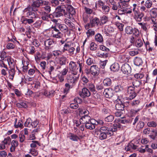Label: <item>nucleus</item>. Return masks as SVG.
<instances>
[{
	"label": "nucleus",
	"instance_id": "obj_1",
	"mask_svg": "<svg viewBox=\"0 0 157 157\" xmlns=\"http://www.w3.org/2000/svg\"><path fill=\"white\" fill-rule=\"evenodd\" d=\"M33 2L30 6L25 8V13L27 16L33 18H36L37 14L36 12L37 11V9L40 6L39 0H29Z\"/></svg>",
	"mask_w": 157,
	"mask_h": 157
},
{
	"label": "nucleus",
	"instance_id": "obj_2",
	"mask_svg": "<svg viewBox=\"0 0 157 157\" xmlns=\"http://www.w3.org/2000/svg\"><path fill=\"white\" fill-rule=\"evenodd\" d=\"M66 8L67 11L63 15L66 18L71 19L75 13V9L70 5H67Z\"/></svg>",
	"mask_w": 157,
	"mask_h": 157
},
{
	"label": "nucleus",
	"instance_id": "obj_3",
	"mask_svg": "<svg viewBox=\"0 0 157 157\" xmlns=\"http://www.w3.org/2000/svg\"><path fill=\"white\" fill-rule=\"evenodd\" d=\"M121 127V125L119 123H114L110 127L108 126L109 134L110 136L113 135V132L116 131L117 129H120Z\"/></svg>",
	"mask_w": 157,
	"mask_h": 157
},
{
	"label": "nucleus",
	"instance_id": "obj_4",
	"mask_svg": "<svg viewBox=\"0 0 157 157\" xmlns=\"http://www.w3.org/2000/svg\"><path fill=\"white\" fill-rule=\"evenodd\" d=\"M51 29L52 34V35L53 37L57 38H60L63 36L62 33H61L59 30L56 28V26L54 25V26H52Z\"/></svg>",
	"mask_w": 157,
	"mask_h": 157
},
{
	"label": "nucleus",
	"instance_id": "obj_5",
	"mask_svg": "<svg viewBox=\"0 0 157 157\" xmlns=\"http://www.w3.org/2000/svg\"><path fill=\"white\" fill-rule=\"evenodd\" d=\"M69 67L71 73L75 75L77 74L78 67L76 65L75 62L71 61L69 64Z\"/></svg>",
	"mask_w": 157,
	"mask_h": 157
},
{
	"label": "nucleus",
	"instance_id": "obj_6",
	"mask_svg": "<svg viewBox=\"0 0 157 157\" xmlns=\"http://www.w3.org/2000/svg\"><path fill=\"white\" fill-rule=\"evenodd\" d=\"M109 6L113 10H117L119 7H121L120 2H117L114 0H109Z\"/></svg>",
	"mask_w": 157,
	"mask_h": 157
},
{
	"label": "nucleus",
	"instance_id": "obj_7",
	"mask_svg": "<svg viewBox=\"0 0 157 157\" xmlns=\"http://www.w3.org/2000/svg\"><path fill=\"white\" fill-rule=\"evenodd\" d=\"M79 95L83 98H85L87 97H89L91 94L90 93L88 90L86 88L84 87L82 89V91L79 92Z\"/></svg>",
	"mask_w": 157,
	"mask_h": 157
},
{
	"label": "nucleus",
	"instance_id": "obj_8",
	"mask_svg": "<svg viewBox=\"0 0 157 157\" xmlns=\"http://www.w3.org/2000/svg\"><path fill=\"white\" fill-rule=\"evenodd\" d=\"M121 70L123 73L126 75L129 74L131 71V67L127 63L124 64L121 67Z\"/></svg>",
	"mask_w": 157,
	"mask_h": 157
},
{
	"label": "nucleus",
	"instance_id": "obj_9",
	"mask_svg": "<svg viewBox=\"0 0 157 157\" xmlns=\"http://www.w3.org/2000/svg\"><path fill=\"white\" fill-rule=\"evenodd\" d=\"M78 79V77L70 76L67 78V82L71 84L72 86H74L75 85Z\"/></svg>",
	"mask_w": 157,
	"mask_h": 157
},
{
	"label": "nucleus",
	"instance_id": "obj_10",
	"mask_svg": "<svg viewBox=\"0 0 157 157\" xmlns=\"http://www.w3.org/2000/svg\"><path fill=\"white\" fill-rule=\"evenodd\" d=\"M134 17L135 20L138 22L141 21L142 17L144 15V13L142 12H140L138 11H135L134 12Z\"/></svg>",
	"mask_w": 157,
	"mask_h": 157
},
{
	"label": "nucleus",
	"instance_id": "obj_11",
	"mask_svg": "<svg viewBox=\"0 0 157 157\" xmlns=\"http://www.w3.org/2000/svg\"><path fill=\"white\" fill-rule=\"evenodd\" d=\"M24 15L26 17H28V18H23V20L22 21V22L23 23L27 24H28L30 25H31L33 23L34 21V19L35 18H33L31 17H29L27 16L26 15L25 13V10H24Z\"/></svg>",
	"mask_w": 157,
	"mask_h": 157
},
{
	"label": "nucleus",
	"instance_id": "obj_12",
	"mask_svg": "<svg viewBox=\"0 0 157 157\" xmlns=\"http://www.w3.org/2000/svg\"><path fill=\"white\" fill-rule=\"evenodd\" d=\"M103 94L106 98L112 97L114 94V90L111 88L106 89L103 92Z\"/></svg>",
	"mask_w": 157,
	"mask_h": 157
},
{
	"label": "nucleus",
	"instance_id": "obj_13",
	"mask_svg": "<svg viewBox=\"0 0 157 157\" xmlns=\"http://www.w3.org/2000/svg\"><path fill=\"white\" fill-rule=\"evenodd\" d=\"M94 120L93 119L90 121V122H87L85 124V128L87 129L90 130L94 129L95 128V125L97 124H96L94 122Z\"/></svg>",
	"mask_w": 157,
	"mask_h": 157
},
{
	"label": "nucleus",
	"instance_id": "obj_14",
	"mask_svg": "<svg viewBox=\"0 0 157 157\" xmlns=\"http://www.w3.org/2000/svg\"><path fill=\"white\" fill-rule=\"evenodd\" d=\"M87 88L90 91L93 93V94L94 95H96V96H95V95L94 96V97L96 98H98V95L97 91L95 90V88L94 85L92 83H89L87 85Z\"/></svg>",
	"mask_w": 157,
	"mask_h": 157
},
{
	"label": "nucleus",
	"instance_id": "obj_15",
	"mask_svg": "<svg viewBox=\"0 0 157 157\" xmlns=\"http://www.w3.org/2000/svg\"><path fill=\"white\" fill-rule=\"evenodd\" d=\"M90 71L92 75H97L99 73V69L97 66L93 65L90 67Z\"/></svg>",
	"mask_w": 157,
	"mask_h": 157
},
{
	"label": "nucleus",
	"instance_id": "obj_16",
	"mask_svg": "<svg viewBox=\"0 0 157 157\" xmlns=\"http://www.w3.org/2000/svg\"><path fill=\"white\" fill-rule=\"evenodd\" d=\"M95 135L97 134V137L100 140H103L106 139L107 135H109V134L105 132H102L99 131L95 132Z\"/></svg>",
	"mask_w": 157,
	"mask_h": 157
},
{
	"label": "nucleus",
	"instance_id": "obj_17",
	"mask_svg": "<svg viewBox=\"0 0 157 157\" xmlns=\"http://www.w3.org/2000/svg\"><path fill=\"white\" fill-rule=\"evenodd\" d=\"M55 26L58 27L62 32H66L68 30L67 27L65 25L60 24L59 23H58L55 24Z\"/></svg>",
	"mask_w": 157,
	"mask_h": 157
},
{
	"label": "nucleus",
	"instance_id": "obj_18",
	"mask_svg": "<svg viewBox=\"0 0 157 157\" xmlns=\"http://www.w3.org/2000/svg\"><path fill=\"white\" fill-rule=\"evenodd\" d=\"M18 141L16 140H13L11 143V146L10 148V151L11 152H14L15 151L16 147L18 145Z\"/></svg>",
	"mask_w": 157,
	"mask_h": 157
},
{
	"label": "nucleus",
	"instance_id": "obj_19",
	"mask_svg": "<svg viewBox=\"0 0 157 157\" xmlns=\"http://www.w3.org/2000/svg\"><path fill=\"white\" fill-rule=\"evenodd\" d=\"M68 137L70 140L72 141L77 142L78 140L80 139L79 137L73 133L70 132L68 134Z\"/></svg>",
	"mask_w": 157,
	"mask_h": 157
},
{
	"label": "nucleus",
	"instance_id": "obj_20",
	"mask_svg": "<svg viewBox=\"0 0 157 157\" xmlns=\"http://www.w3.org/2000/svg\"><path fill=\"white\" fill-rule=\"evenodd\" d=\"M117 100H117V103H116L115 106L116 109L118 110H123L124 105L121 101L120 100V99H119V101Z\"/></svg>",
	"mask_w": 157,
	"mask_h": 157
},
{
	"label": "nucleus",
	"instance_id": "obj_21",
	"mask_svg": "<svg viewBox=\"0 0 157 157\" xmlns=\"http://www.w3.org/2000/svg\"><path fill=\"white\" fill-rule=\"evenodd\" d=\"M41 18L44 21H49V18H51V14H49L45 12H42L41 14Z\"/></svg>",
	"mask_w": 157,
	"mask_h": 157
},
{
	"label": "nucleus",
	"instance_id": "obj_22",
	"mask_svg": "<svg viewBox=\"0 0 157 157\" xmlns=\"http://www.w3.org/2000/svg\"><path fill=\"white\" fill-rule=\"evenodd\" d=\"M5 58L6 59V60L8 62V64L10 67V68L14 67V60L11 58V56H8L7 57H5Z\"/></svg>",
	"mask_w": 157,
	"mask_h": 157
},
{
	"label": "nucleus",
	"instance_id": "obj_23",
	"mask_svg": "<svg viewBox=\"0 0 157 157\" xmlns=\"http://www.w3.org/2000/svg\"><path fill=\"white\" fill-rule=\"evenodd\" d=\"M92 27H94L95 26H98L100 22L99 19L97 17H95L91 19L90 21Z\"/></svg>",
	"mask_w": 157,
	"mask_h": 157
},
{
	"label": "nucleus",
	"instance_id": "obj_24",
	"mask_svg": "<svg viewBox=\"0 0 157 157\" xmlns=\"http://www.w3.org/2000/svg\"><path fill=\"white\" fill-rule=\"evenodd\" d=\"M15 121L14 122V126L16 128H23V122L22 120H19L18 121L17 124V118L15 119Z\"/></svg>",
	"mask_w": 157,
	"mask_h": 157
},
{
	"label": "nucleus",
	"instance_id": "obj_25",
	"mask_svg": "<svg viewBox=\"0 0 157 157\" xmlns=\"http://www.w3.org/2000/svg\"><path fill=\"white\" fill-rule=\"evenodd\" d=\"M92 120L93 119H91L89 116L86 115L82 116L80 119V121H81V120H82L84 122L83 123L85 124L87 122H89Z\"/></svg>",
	"mask_w": 157,
	"mask_h": 157
},
{
	"label": "nucleus",
	"instance_id": "obj_26",
	"mask_svg": "<svg viewBox=\"0 0 157 157\" xmlns=\"http://www.w3.org/2000/svg\"><path fill=\"white\" fill-rule=\"evenodd\" d=\"M134 63L135 65L139 66L142 65L143 61L141 58L136 57L134 60Z\"/></svg>",
	"mask_w": 157,
	"mask_h": 157
},
{
	"label": "nucleus",
	"instance_id": "obj_27",
	"mask_svg": "<svg viewBox=\"0 0 157 157\" xmlns=\"http://www.w3.org/2000/svg\"><path fill=\"white\" fill-rule=\"evenodd\" d=\"M79 100V98H75L74 99V101L75 102H76L77 103H72L70 104L69 106L72 109H77L79 106L78 105V102L77 101L78 100Z\"/></svg>",
	"mask_w": 157,
	"mask_h": 157
},
{
	"label": "nucleus",
	"instance_id": "obj_28",
	"mask_svg": "<svg viewBox=\"0 0 157 157\" xmlns=\"http://www.w3.org/2000/svg\"><path fill=\"white\" fill-rule=\"evenodd\" d=\"M120 68L119 65L117 63H114L112 64L110 67V69L114 72L118 71Z\"/></svg>",
	"mask_w": 157,
	"mask_h": 157
},
{
	"label": "nucleus",
	"instance_id": "obj_29",
	"mask_svg": "<svg viewBox=\"0 0 157 157\" xmlns=\"http://www.w3.org/2000/svg\"><path fill=\"white\" fill-rule=\"evenodd\" d=\"M114 31L113 28L111 26H106L105 28L104 31L106 34H109L112 33Z\"/></svg>",
	"mask_w": 157,
	"mask_h": 157
},
{
	"label": "nucleus",
	"instance_id": "obj_30",
	"mask_svg": "<svg viewBox=\"0 0 157 157\" xmlns=\"http://www.w3.org/2000/svg\"><path fill=\"white\" fill-rule=\"evenodd\" d=\"M77 63L78 64L79 73L82 74L83 73V69L84 65V63L82 61H78L77 62Z\"/></svg>",
	"mask_w": 157,
	"mask_h": 157
},
{
	"label": "nucleus",
	"instance_id": "obj_31",
	"mask_svg": "<svg viewBox=\"0 0 157 157\" xmlns=\"http://www.w3.org/2000/svg\"><path fill=\"white\" fill-rule=\"evenodd\" d=\"M144 125L145 124L144 122L140 121L137 123L136 127L137 131H140L144 127Z\"/></svg>",
	"mask_w": 157,
	"mask_h": 157
},
{
	"label": "nucleus",
	"instance_id": "obj_32",
	"mask_svg": "<svg viewBox=\"0 0 157 157\" xmlns=\"http://www.w3.org/2000/svg\"><path fill=\"white\" fill-rule=\"evenodd\" d=\"M95 39L96 41L99 43H101L103 41L102 36L99 33H98L95 35Z\"/></svg>",
	"mask_w": 157,
	"mask_h": 157
},
{
	"label": "nucleus",
	"instance_id": "obj_33",
	"mask_svg": "<svg viewBox=\"0 0 157 157\" xmlns=\"http://www.w3.org/2000/svg\"><path fill=\"white\" fill-rule=\"evenodd\" d=\"M9 78L10 79L13 80L15 75V70L14 68H12L8 71Z\"/></svg>",
	"mask_w": 157,
	"mask_h": 157
},
{
	"label": "nucleus",
	"instance_id": "obj_34",
	"mask_svg": "<svg viewBox=\"0 0 157 157\" xmlns=\"http://www.w3.org/2000/svg\"><path fill=\"white\" fill-rule=\"evenodd\" d=\"M73 87V86L70 85L69 83H66L65 84V87L63 91V93L66 94H67L69 92L70 89L72 88Z\"/></svg>",
	"mask_w": 157,
	"mask_h": 157
},
{
	"label": "nucleus",
	"instance_id": "obj_35",
	"mask_svg": "<svg viewBox=\"0 0 157 157\" xmlns=\"http://www.w3.org/2000/svg\"><path fill=\"white\" fill-rule=\"evenodd\" d=\"M98 56L101 58H107L108 56V54L107 52H104L102 51H98L97 54Z\"/></svg>",
	"mask_w": 157,
	"mask_h": 157
},
{
	"label": "nucleus",
	"instance_id": "obj_36",
	"mask_svg": "<svg viewBox=\"0 0 157 157\" xmlns=\"http://www.w3.org/2000/svg\"><path fill=\"white\" fill-rule=\"evenodd\" d=\"M103 83L105 86H110L111 85L112 81L110 78H106L104 80Z\"/></svg>",
	"mask_w": 157,
	"mask_h": 157
},
{
	"label": "nucleus",
	"instance_id": "obj_37",
	"mask_svg": "<svg viewBox=\"0 0 157 157\" xmlns=\"http://www.w3.org/2000/svg\"><path fill=\"white\" fill-rule=\"evenodd\" d=\"M51 14V18H57L60 17L63 15V13H59L57 11H56Z\"/></svg>",
	"mask_w": 157,
	"mask_h": 157
},
{
	"label": "nucleus",
	"instance_id": "obj_38",
	"mask_svg": "<svg viewBox=\"0 0 157 157\" xmlns=\"http://www.w3.org/2000/svg\"><path fill=\"white\" fill-rule=\"evenodd\" d=\"M64 6H59L57 7L56 8V11H57L59 13H63V15L65 13L66 11L64 9Z\"/></svg>",
	"mask_w": 157,
	"mask_h": 157
},
{
	"label": "nucleus",
	"instance_id": "obj_39",
	"mask_svg": "<svg viewBox=\"0 0 157 157\" xmlns=\"http://www.w3.org/2000/svg\"><path fill=\"white\" fill-rule=\"evenodd\" d=\"M100 21L101 23L100 24L102 25H104L106 24L108 21V16L105 15H103L101 17Z\"/></svg>",
	"mask_w": 157,
	"mask_h": 157
},
{
	"label": "nucleus",
	"instance_id": "obj_40",
	"mask_svg": "<svg viewBox=\"0 0 157 157\" xmlns=\"http://www.w3.org/2000/svg\"><path fill=\"white\" fill-rule=\"evenodd\" d=\"M140 100L139 99L134 100L130 102V105L134 107H137L140 104Z\"/></svg>",
	"mask_w": 157,
	"mask_h": 157
},
{
	"label": "nucleus",
	"instance_id": "obj_41",
	"mask_svg": "<svg viewBox=\"0 0 157 157\" xmlns=\"http://www.w3.org/2000/svg\"><path fill=\"white\" fill-rule=\"evenodd\" d=\"M128 95L129 96V97L127 98V100H131L134 99L136 97L137 93L135 92L128 94Z\"/></svg>",
	"mask_w": 157,
	"mask_h": 157
},
{
	"label": "nucleus",
	"instance_id": "obj_42",
	"mask_svg": "<svg viewBox=\"0 0 157 157\" xmlns=\"http://www.w3.org/2000/svg\"><path fill=\"white\" fill-rule=\"evenodd\" d=\"M16 105L17 107L20 108H26L28 107V105L26 102H21L17 103Z\"/></svg>",
	"mask_w": 157,
	"mask_h": 157
},
{
	"label": "nucleus",
	"instance_id": "obj_43",
	"mask_svg": "<svg viewBox=\"0 0 157 157\" xmlns=\"http://www.w3.org/2000/svg\"><path fill=\"white\" fill-rule=\"evenodd\" d=\"M23 66L22 67V70L25 73L27 72L28 69V65L29 64V63L27 61H25L23 63Z\"/></svg>",
	"mask_w": 157,
	"mask_h": 157
},
{
	"label": "nucleus",
	"instance_id": "obj_44",
	"mask_svg": "<svg viewBox=\"0 0 157 157\" xmlns=\"http://www.w3.org/2000/svg\"><path fill=\"white\" fill-rule=\"evenodd\" d=\"M132 83L133 86L134 87H139L141 84V81L137 80H134Z\"/></svg>",
	"mask_w": 157,
	"mask_h": 157
},
{
	"label": "nucleus",
	"instance_id": "obj_45",
	"mask_svg": "<svg viewBox=\"0 0 157 157\" xmlns=\"http://www.w3.org/2000/svg\"><path fill=\"white\" fill-rule=\"evenodd\" d=\"M64 21L65 23L69 26L70 28H73L74 27V24L70 20L67 18H65Z\"/></svg>",
	"mask_w": 157,
	"mask_h": 157
},
{
	"label": "nucleus",
	"instance_id": "obj_46",
	"mask_svg": "<svg viewBox=\"0 0 157 157\" xmlns=\"http://www.w3.org/2000/svg\"><path fill=\"white\" fill-rule=\"evenodd\" d=\"M133 29L132 27L130 26H128L126 27L125 30L126 34L130 35L132 34Z\"/></svg>",
	"mask_w": 157,
	"mask_h": 157
},
{
	"label": "nucleus",
	"instance_id": "obj_47",
	"mask_svg": "<svg viewBox=\"0 0 157 157\" xmlns=\"http://www.w3.org/2000/svg\"><path fill=\"white\" fill-rule=\"evenodd\" d=\"M150 14L151 16L156 17H157V11L156 8H154L151 9L150 10Z\"/></svg>",
	"mask_w": 157,
	"mask_h": 157
},
{
	"label": "nucleus",
	"instance_id": "obj_48",
	"mask_svg": "<svg viewBox=\"0 0 157 157\" xmlns=\"http://www.w3.org/2000/svg\"><path fill=\"white\" fill-rule=\"evenodd\" d=\"M19 141L21 143L24 142L26 139L23 133H20L19 134Z\"/></svg>",
	"mask_w": 157,
	"mask_h": 157
},
{
	"label": "nucleus",
	"instance_id": "obj_49",
	"mask_svg": "<svg viewBox=\"0 0 157 157\" xmlns=\"http://www.w3.org/2000/svg\"><path fill=\"white\" fill-rule=\"evenodd\" d=\"M101 8L102 11L104 14H107L109 11V7L108 6L105 5Z\"/></svg>",
	"mask_w": 157,
	"mask_h": 157
},
{
	"label": "nucleus",
	"instance_id": "obj_50",
	"mask_svg": "<svg viewBox=\"0 0 157 157\" xmlns=\"http://www.w3.org/2000/svg\"><path fill=\"white\" fill-rule=\"evenodd\" d=\"M43 7V8L44 9V11H43V12H45L47 13H49L51 11V7L48 4L44 6Z\"/></svg>",
	"mask_w": 157,
	"mask_h": 157
},
{
	"label": "nucleus",
	"instance_id": "obj_51",
	"mask_svg": "<svg viewBox=\"0 0 157 157\" xmlns=\"http://www.w3.org/2000/svg\"><path fill=\"white\" fill-rule=\"evenodd\" d=\"M98 46L97 44L94 42H91L90 44V49L91 51H95L97 48Z\"/></svg>",
	"mask_w": 157,
	"mask_h": 157
},
{
	"label": "nucleus",
	"instance_id": "obj_52",
	"mask_svg": "<svg viewBox=\"0 0 157 157\" xmlns=\"http://www.w3.org/2000/svg\"><path fill=\"white\" fill-rule=\"evenodd\" d=\"M54 43V42L52 39H49L46 40L44 41V45H47L50 46L53 45Z\"/></svg>",
	"mask_w": 157,
	"mask_h": 157
},
{
	"label": "nucleus",
	"instance_id": "obj_53",
	"mask_svg": "<svg viewBox=\"0 0 157 157\" xmlns=\"http://www.w3.org/2000/svg\"><path fill=\"white\" fill-rule=\"evenodd\" d=\"M67 58L65 56H62L59 59V62L60 65H64L66 63Z\"/></svg>",
	"mask_w": 157,
	"mask_h": 157
},
{
	"label": "nucleus",
	"instance_id": "obj_54",
	"mask_svg": "<svg viewBox=\"0 0 157 157\" xmlns=\"http://www.w3.org/2000/svg\"><path fill=\"white\" fill-rule=\"evenodd\" d=\"M11 140V139L10 136H7L4 138V140L2 141V143L4 144L5 145L7 144L9 145Z\"/></svg>",
	"mask_w": 157,
	"mask_h": 157
},
{
	"label": "nucleus",
	"instance_id": "obj_55",
	"mask_svg": "<svg viewBox=\"0 0 157 157\" xmlns=\"http://www.w3.org/2000/svg\"><path fill=\"white\" fill-rule=\"evenodd\" d=\"M98 131L100 132H105V133H107V134H109L108 133L109 132L108 130V127H102L100 128L99 131Z\"/></svg>",
	"mask_w": 157,
	"mask_h": 157
},
{
	"label": "nucleus",
	"instance_id": "obj_56",
	"mask_svg": "<svg viewBox=\"0 0 157 157\" xmlns=\"http://www.w3.org/2000/svg\"><path fill=\"white\" fill-rule=\"evenodd\" d=\"M114 119V117L112 115H110L106 117L105 118V121L107 122H112Z\"/></svg>",
	"mask_w": 157,
	"mask_h": 157
},
{
	"label": "nucleus",
	"instance_id": "obj_57",
	"mask_svg": "<svg viewBox=\"0 0 157 157\" xmlns=\"http://www.w3.org/2000/svg\"><path fill=\"white\" fill-rule=\"evenodd\" d=\"M114 90L116 92H119L122 91L123 88L120 85H117L115 86Z\"/></svg>",
	"mask_w": 157,
	"mask_h": 157
},
{
	"label": "nucleus",
	"instance_id": "obj_58",
	"mask_svg": "<svg viewBox=\"0 0 157 157\" xmlns=\"http://www.w3.org/2000/svg\"><path fill=\"white\" fill-rule=\"evenodd\" d=\"M95 31L92 30L91 29H88L86 32V34L88 37H89L90 36L94 35L95 34Z\"/></svg>",
	"mask_w": 157,
	"mask_h": 157
},
{
	"label": "nucleus",
	"instance_id": "obj_59",
	"mask_svg": "<svg viewBox=\"0 0 157 157\" xmlns=\"http://www.w3.org/2000/svg\"><path fill=\"white\" fill-rule=\"evenodd\" d=\"M143 44V43L141 40L140 39H137L136 42V46L138 48L141 47Z\"/></svg>",
	"mask_w": 157,
	"mask_h": 157
},
{
	"label": "nucleus",
	"instance_id": "obj_60",
	"mask_svg": "<svg viewBox=\"0 0 157 157\" xmlns=\"http://www.w3.org/2000/svg\"><path fill=\"white\" fill-rule=\"evenodd\" d=\"M119 8H120L121 9L118 10V13L120 14H122L126 13V10H128L127 8H124L123 6L122 7L121 6V7H119Z\"/></svg>",
	"mask_w": 157,
	"mask_h": 157
},
{
	"label": "nucleus",
	"instance_id": "obj_61",
	"mask_svg": "<svg viewBox=\"0 0 157 157\" xmlns=\"http://www.w3.org/2000/svg\"><path fill=\"white\" fill-rule=\"evenodd\" d=\"M31 122L32 120L31 118H29L27 119L24 123V126L25 127H30L31 125Z\"/></svg>",
	"mask_w": 157,
	"mask_h": 157
},
{
	"label": "nucleus",
	"instance_id": "obj_62",
	"mask_svg": "<svg viewBox=\"0 0 157 157\" xmlns=\"http://www.w3.org/2000/svg\"><path fill=\"white\" fill-rule=\"evenodd\" d=\"M152 5V3L151 1L150 0H147L145 2V5L147 8H151Z\"/></svg>",
	"mask_w": 157,
	"mask_h": 157
},
{
	"label": "nucleus",
	"instance_id": "obj_63",
	"mask_svg": "<svg viewBox=\"0 0 157 157\" xmlns=\"http://www.w3.org/2000/svg\"><path fill=\"white\" fill-rule=\"evenodd\" d=\"M132 34H133V35L135 37H138L140 35L139 30L137 29L134 28H133Z\"/></svg>",
	"mask_w": 157,
	"mask_h": 157
},
{
	"label": "nucleus",
	"instance_id": "obj_64",
	"mask_svg": "<svg viewBox=\"0 0 157 157\" xmlns=\"http://www.w3.org/2000/svg\"><path fill=\"white\" fill-rule=\"evenodd\" d=\"M101 51L104 52H109V49L103 45H101L100 47Z\"/></svg>",
	"mask_w": 157,
	"mask_h": 157
}]
</instances>
